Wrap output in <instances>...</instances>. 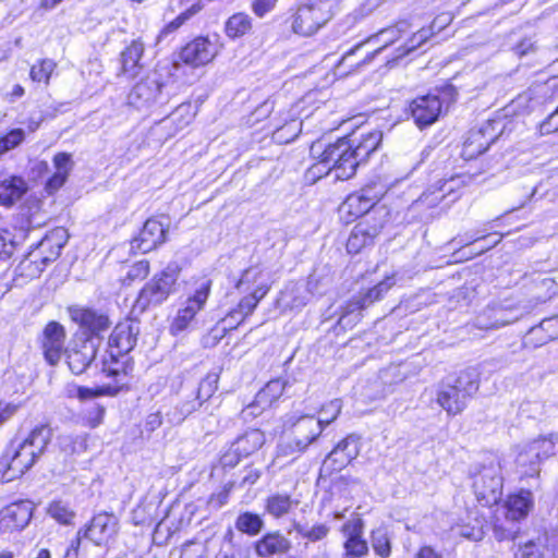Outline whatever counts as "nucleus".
I'll use <instances>...</instances> for the list:
<instances>
[{
    "instance_id": "f257e3e1",
    "label": "nucleus",
    "mask_w": 558,
    "mask_h": 558,
    "mask_svg": "<svg viewBox=\"0 0 558 558\" xmlns=\"http://www.w3.org/2000/svg\"><path fill=\"white\" fill-rule=\"evenodd\" d=\"M350 141L347 137L338 140L335 144L325 145L322 141L311 146V154L318 161L313 170L333 174L336 180H348L356 171V161L351 154Z\"/></svg>"
},
{
    "instance_id": "f03ea898",
    "label": "nucleus",
    "mask_w": 558,
    "mask_h": 558,
    "mask_svg": "<svg viewBox=\"0 0 558 558\" xmlns=\"http://www.w3.org/2000/svg\"><path fill=\"white\" fill-rule=\"evenodd\" d=\"M263 277L262 271L256 267L248 268L242 274L236 288L241 292H248V295L244 296L223 318L227 327L232 329L240 325L267 294L269 288Z\"/></svg>"
},
{
    "instance_id": "7ed1b4c3",
    "label": "nucleus",
    "mask_w": 558,
    "mask_h": 558,
    "mask_svg": "<svg viewBox=\"0 0 558 558\" xmlns=\"http://www.w3.org/2000/svg\"><path fill=\"white\" fill-rule=\"evenodd\" d=\"M478 389V376L474 369L462 371L452 381H442L437 391V403L449 414L461 413L468 400Z\"/></svg>"
},
{
    "instance_id": "20e7f679",
    "label": "nucleus",
    "mask_w": 558,
    "mask_h": 558,
    "mask_svg": "<svg viewBox=\"0 0 558 558\" xmlns=\"http://www.w3.org/2000/svg\"><path fill=\"white\" fill-rule=\"evenodd\" d=\"M181 266L173 260L157 272L140 291L134 310L144 312L150 306H158L175 292L177 282L181 274Z\"/></svg>"
},
{
    "instance_id": "39448f33",
    "label": "nucleus",
    "mask_w": 558,
    "mask_h": 558,
    "mask_svg": "<svg viewBox=\"0 0 558 558\" xmlns=\"http://www.w3.org/2000/svg\"><path fill=\"white\" fill-rule=\"evenodd\" d=\"M331 0H307L293 15V32L302 36L313 35L331 19Z\"/></svg>"
},
{
    "instance_id": "423d86ee",
    "label": "nucleus",
    "mask_w": 558,
    "mask_h": 558,
    "mask_svg": "<svg viewBox=\"0 0 558 558\" xmlns=\"http://www.w3.org/2000/svg\"><path fill=\"white\" fill-rule=\"evenodd\" d=\"M211 284V280L207 277H202L195 282L193 293L182 303L170 325L172 335L177 336L190 327L196 314L205 307Z\"/></svg>"
},
{
    "instance_id": "0eeeda50",
    "label": "nucleus",
    "mask_w": 558,
    "mask_h": 558,
    "mask_svg": "<svg viewBox=\"0 0 558 558\" xmlns=\"http://www.w3.org/2000/svg\"><path fill=\"white\" fill-rule=\"evenodd\" d=\"M557 440L558 436L550 434L524 444L517 456V465L521 469L522 475H537L541 463L555 453Z\"/></svg>"
},
{
    "instance_id": "6e6552de",
    "label": "nucleus",
    "mask_w": 558,
    "mask_h": 558,
    "mask_svg": "<svg viewBox=\"0 0 558 558\" xmlns=\"http://www.w3.org/2000/svg\"><path fill=\"white\" fill-rule=\"evenodd\" d=\"M283 429L290 430L289 442L281 450L284 456L303 452L322 433V426L311 415L287 418Z\"/></svg>"
},
{
    "instance_id": "1a4fd4ad",
    "label": "nucleus",
    "mask_w": 558,
    "mask_h": 558,
    "mask_svg": "<svg viewBox=\"0 0 558 558\" xmlns=\"http://www.w3.org/2000/svg\"><path fill=\"white\" fill-rule=\"evenodd\" d=\"M502 476L499 461L484 465L474 476L473 488L477 501L484 507L496 505L502 495Z\"/></svg>"
},
{
    "instance_id": "9d476101",
    "label": "nucleus",
    "mask_w": 558,
    "mask_h": 558,
    "mask_svg": "<svg viewBox=\"0 0 558 558\" xmlns=\"http://www.w3.org/2000/svg\"><path fill=\"white\" fill-rule=\"evenodd\" d=\"M388 210L377 207L371 215H367L351 231L347 242L349 253L356 254L362 248L374 243L375 238L381 232L388 220Z\"/></svg>"
},
{
    "instance_id": "9b49d317",
    "label": "nucleus",
    "mask_w": 558,
    "mask_h": 558,
    "mask_svg": "<svg viewBox=\"0 0 558 558\" xmlns=\"http://www.w3.org/2000/svg\"><path fill=\"white\" fill-rule=\"evenodd\" d=\"M385 193L384 186L377 182H371L350 194L340 207V211L347 214L349 219H356L365 214L371 215Z\"/></svg>"
},
{
    "instance_id": "f8f14e48",
    "label": "nucleus",
    "mask_w": 558,
    "mask_h": 558,
    "mask_svg": "<svg viewBox=\"0 0 558 558\" xmlns=\"http://www.w3.org/2000/svg\"><path fill=\"white\" fill-rule=\"evenodd\" d=\"M396 283L395 277H386L374 288L369 289L367 293L357 299L350 301L339 317L338 324L343 328H351L361 319V310L378 301L383 295Z\"/></svg>"
},
{
    "instance_id": "ddd939ff",
    "label": "nucleus",
    "mask_w": 558,
    "mask_h": 558,
    "mask_svg": "<svg viewBox=\"0 0 558 558\" xmlns=\"http://www.w3.org/2000/svg\"><path fill=\"white\" fill-rule=\"evenodd\" d=\"M38 458L24 441L12 453H5L0 459L1 480L10 482L25 474Z\"/></svg>"
},
{
    "instance_id": "4468645a",
    "label": "nucleus",
    "mask_w": 558,
    "mask_h": 558,
    "mask_svg": "<svg viewBox=\"0 0 558 558\" xmlns=\"http://www.w3.org/2000/svg\"><path fill=\"white\" fill-rule=\"evenodd\" d=\"M71 319L76 323L84 332L89 333L88 339H95L100 343V335L108 330L110 326L109 318L92 308L71 306L69 308Z\"/></svg>"
},
{
    "instance_id": "2eb2a0df",
    "label": "nucleus",
    "mask_w": 558,
    "mask_h": 558,
    "mask_svg": "<svg viewBox=\"0 0 558 558\" xmlns=\"http://www.w3.org/2000/svg\"><path fill=\"white\" fill-rule=\"evenodd\" d=\"M169 221L168 218H150L141 230L138 236L133 240L132 247L141 253H148L166 241Z\"/></svg>"
},
{
    "instance_id": "dca6fc26",
    "label": "nucleus",
    "mask_w": 558,
    "mask_h": 558,
    "mask_svg": "<svg viewBox=\"0 0 558 558\" xmlns=\"http://www.w3.org/2000/svg\"><path fill=\"white\" fill-rule=\"evenodd\" d=\"M119 521L116 515L107 512L96 514L90 523L82 530V537L96 545H107L118 533Z\"/></svg>"
},
{
    "instance_id": "f3484780",
    "label": "nucleus",
    "mask_w": 558,
    "mask_h": 558,
    "mask_svg": "<svg viewBox=\"0 0 558 558\" xmlns=\"http://www.w3.org/2000/svg\"><path fill=\"white\" fill-rule=\"evenodd\" d=\"M462 180L460 177H452L448 180L438 181L429 186L416 201L417 204L425 205L429 208L437 206L440 202L446 201L447 205L456 202L460 197L459 189Z\"/></svg>"
},
{
    "instance_id": "a211bd4d",
    "label": "nucleus",
    "mask_w": 558,
    "mask_h": 558,
    "mask_svg": "<svg viewBox=\"0 0 558 558\" xmlns=\"http://www.w3.org/2000/svg\"><path fill=\"white\" fill-rule=\"evenodd\" d=\"M217 54L216 43L207 37H197L182 48L180 59L187 65L198 68L211 62Z\"/></svg>"
},
{
    "instance_id": "6ab92c4d",
    "label": "nucleus",
    "mask_w": 558,
    "mask_h": 558,
    "mask_svg": "<svg viewBox=\"0 0 558 558\" xmlns=\"http://www.w3.org/2000/svg\"><path fill=\"white\" fill-rule=\"evenodd\" d=\"M411 116L418 128L433 124L441 112V101L437 95L416 97L409 105Z\"/></svg>"
},
{
    "instance_id": "aec40b11",
    "label": "nucleus",
    "mask_w": 558,
    "mask_h": 558,
    "mask_svg": "<svg viewBox=\"0 0 558 558\" xmlns=\"http://www.w3.org/2000/svg\"><path fill=\"white\" fill-rule=\"evenodd\" d=\"M33 506L29 501L14 502L1 510L0 529L4 532L23 530L31 521Z\"/></svg>"
},
{
    "instance_id": "412c9836",
    "label": "nucleus",
    "mask_w": 558,
    "mask_h": 558,
    "mask_svg": "<svg viewBox=\"0 0 558 558\" xmlns=\"http://www.w3.org/2000/svg\"><path fill=\"white\" fill-rule=\"evenodd\" d=\"M65 332L62 325L56 322L49 323L44 329L43 350L46 361L56 365L63 353Z\"/></svg>"
},
{
    "instance_id": "4be33fe9",
    "label": "nucleus",
    "mask_w": 558,
    "mask_h": 558,
    "mask_svg": "<svg viewBox=\"0 0 558 558\" xmlns=\"http://www.w3.org/2000/svg\"><path fill=\"white\" fill-rule=\"evenodd\" d=\"M140 328L132 323L118 324L111 332L108 341L109 352L124 356L135 345Z\"/></svg>"
},
{
    "instance_id": "5701e85b",
    "label": "nucleus",
    "mask_w": 558,
    "mask_h": 558,
    "mask_svg": "<svg viewBox=\"0 0 558 558\" xmlns=\"http://www.w3.org/2000/svg\"><path fill=\"white\" fill-rule=\"evenodd\" d=\"M360 453V438L349 435L341 440L327 457L325 464L331 463L333 470H341Z\"/></svg>"
},
{
    "instance_id": "b1692460",
    "label": "nucleus",
    "mask_w": 558,
    "mask_h": 558,
    "mask_svg": "<svg viewBox=\"0 0 558 558\" xmlns=\"http://www.w3.org/2000/svg\"><path fill=\"white\" fill-rule=\"evenodd\" d=\"M163 84L156 77H146L132 89L129 98L136 107L149 106L160 99Z\"/></svg>"
},
{
    "instance_id": "393cba45",
    "label": "nucleus",
    "mask_w": 558,
    "mask_h": 558,
    "mask_svg": "<svg viewBox=\"0 0 558 558\" xmlns=\"http://www.w3.org/2000/svg\"><path fill=\"white\" fill-rule=\"evenodd\" d=\"M63 246L64 242L56 243V247L46 256H39L35 251L31 252L29 255L20 263L16 270L21 276L26 278L38 277L43 272L45 266L60 255Z\"/></svg>"
},
{
    "instance_id": "a878e982",
    "label": "nucleus",
    "mask_w": 558,
    "mask_h": 558,
    "mask_svg": "<svg viewBox=\"0 0 558 558\" xmlns=\"http://www.w3.org/2000/svg\"><path fill=\"white\" fill-rule=\"evenodd\" d=\"M97 347L95 339H86L80 348L69 352L66 363L73 374L80 375L85 372L96 357Z\"/></svg>"
},
{
    "instance_id": "bb28decb",
    "label": "nucleus",
    "mask_w": 558,
    "mask_h": 558,
    "mask_svg": "<svg viewBox=\"0 0 558 558\" xmlns=\"http://www.w3.org/2000/svg\"><path fill=\"white\" fill-rule=\"evenodd\" d=\"M383 138L380 131H373L366 134H361L360 137H349L351 154L356 161V167L365 161L369 155L377 149Z\"/></svg>"
},
{
    "instance_id": "cd10ccee",
    "label": "nucleus",
    "mask_w": 558,
    "mask_h": 558,
    "mask_svg": "<svg viewBox=\"0 0 558 558\" xmlns=\"http://www.w3.org/2000/svg\"><path fill=\"white\" fill-rule=\"evenodd\" d=\"M196 116L195 108L190 102L179 105L169 117L163 119L160 124L168 130V136H174L177 133L185 129L194 120Z\"/></svg>"
},
{
    "instance_id": "c85d7f7f",
    "label": "nucleus",
    "mask_w": 558,
    "mask_h": 558,
    "mask_svg": "<svg viewBox=\"0 0 558 558\" xmlns=\"http://www.w3.org/2000/svg\"><path fill=\"white\" fill-rule=\"evenodd\" d=\"M54 173L47 181L46 190L49 194L58 191L65 183L73 169L72 156L68 153H58L53 157Z\"/></svg>"
},
{
    "instance_id": "c756f323",
    "label": "nucleus",
    "mask_w": 558,
    "mask_h": 558,
    "mask_svg": "<svg viewBox=\"0 0 558 558\" xmlns=\"http://www.w3.org/2000/svg\"><path fill=\"white\" fill-rule=\"evenodd\" d=\"M533 507V495L530 490H520L511 495L506 501V518L511 521H519L527 515Z\"/></svg>"
},
{
    "instance_id": "7c9ffc66",
    "label": "nucleus",
    "mask_w": 558,
    "mask_h": 558,
    "mask_svg": "<svg viewBox=\"0 0 558 558\" xmlns=\"http://www.w3.org/2000/svg\"><path fill=\"white\" fill-rule=\"evenodd\" d=\"M26 181L19 175H11L0 181V204L11 206L27 192Z\"/></svg>"
},
{
    "instance_id": "2f4dec72",
    "label": "nucleus",
    "mask_w": 558,
    "mask_h": 558,
    "mask_svg": "<svg viewBox=\"0 0 558 558\" xmlns=\"http://www.w3.org/2000/svg\"><path fill=\"white\" fill-rule=\"evenodd\" d=\"M144 50V44L140 39H135L121 52V64L124 74L130 77L138 75L143 69L141 59Z\"/></svg>"
},
{
    "instance_id": "473e14b6",
    "label": "nucleus",
    "mask_w": 558,
    "mask_h": 558,
    "mask_svg": "<svg viewBox=\"0 0 558 558\" xmlns=\"http://www.w3.org/2000/svg\"><path fill=\"white\" fill-rule=\"evenodd\" d=\"M51 439L52 429L50 426L47 424H39L29 432L28 436L23 441L39 459L45 453Z\"/></svg>"
},
{
    "instance_id": "72a5a7b5",
    "label": "nucleus",
    "mask_w": 558,
    "mask_h": 558,
    "mask_svg": "<svg viewBox=\"0 0 558 558\" xmlns=\"http://www.w3.org/2000/svg\"><path fill=\"white\" fill-rule=\"evenodd\" d=\"M265 441V436L259 429H251L238 437L231 445L235 453L248 457L255 452Z\"/></svg>"
},
{
    "instance_id": "f704fd0d",
    "label": "nucleus",
    "mask_w": 558,
    "mask_h": 558,
    "mask_svg": "<svg viewBox=\"0 0 558 558\" xmlns=\"http://www.w3.org/2000/svg\"><path fill=\"white\" fill-rule=\"evenodd\" d=\"M252 28V19L248 14L239 12L231 15L226 22V34L235 39L247 34Z\"/></svg>"
},
{
    "instance_id": "c9c22d12",
    "label": "nucleus",
    "mask_w": 558,
    "mask_h": 558,
    "mask_svg": "<svg viewBox=\"0 0 558 558\" xmlns=\"http://www.w3.org/2000/svg\"><path fill=\"white\" fill-rule=\"evenodd\" d=\"M57 68V63L51 59H43L35 63L29 71L33 82L49 84L50 77Z\"/></svg>"
},
{
    "instance_id": "e433bc0d",
    "label": "nucleus",
    "mask_w": 558,
    "mask_h": 558,
    "mask_svg": "<svg viewBox=\"0 0 558 558\" xmlns=\"http://www.w3.org/2000/svg\"><path fill=\"white\" fill-rule=\"evenodd\" d=\"M485 130H480L471 134V136L464 143L463 153L472 158L475 155L485 153L489 145L495 141L496 137H492L489 141L482 142Z\"/></svg>"
},
{
    "instance_id": "4c0bfd02",
    "label": "nucleus",
    "mask_w": 558,
    "mask_h": 558,
    "mask_svg": "<svg viewBox=\"0 0 558 558\" xmlns=\"http://www.w3.org/2000/svg\"><path fill=\"white\" fill-rule=\"evenodd\" d=\"M408 25L405 22H401L397 24L396 26L386 28L380 31L376 37H385V45L376 50H374L372 53H368L364 60L363 63H368L372 61V59L379 53L386 46L395 43L398 38H400L401 33L405 32Z\"/></svg>"
},
{
    "instance_id": "58836bf2",
    "label": "nucleus",
    "mask_w": 558,
    "mask_h": 558,
    "mask_svg": "<svg viewBox=\"0 0 558 558\" xmlns=\"http://www.w3.org/2000/svg\"><path fill=\"white\" fill-rule=\"evenodd\" d=\"M26 138L23 129H12L8 133L0 136V157L16 147H19Z\"/></svg>"
},
{
    "instance_id": "ea45409f",
    "label": "nucleus",
    "mask_w": 558,
    "mask_h": 558,
    "mask_svg": "<svg viewBox=\"0 0 558 558\" xmlns=\"http://www.w3.org/2000/svg\"><path fill=\"white\" fill-rule=\"evenodd\" d=\"M202 404V401H199L196 396L190 400L182 401L180 404L175 407L174 411L170 414V421L174 424H180L189 415L195 412Z\"/></svg>"
},
{
    "instance_id": "a19ab883",
    "label": "nucleus",
    "mask_w": 558,
    "mask_h": 558,
    "mask_svg": "<svg viewBox=\"0 0 558 558\" xmlns=\"http://www.w3.org/2000/svg\"><path fill=\"white\" fill-rule=\"evenodd\" d=\"M263 522L257 514L245 512L239 515L235 526L239 531L247 534H257L262 529Z\"/></svg>"
},
{
    "instance_id": "79ce46f5",
    "label": "nucleus",
    "mask_w": 558,
    "mask_h": 558,
    "mask_svg": "<svg viewBox=\"0 0 558 558\" xmlns=\"http://www.w3.org/2000/svg\"><path fill=\"white\" fill-rule=\"evenodd\" d=\"M430 35H432L430 29L421 28L408 40V43L404 46L399 47L397 49L398 56L396 59L405 57L407 54H409L410 52H412L413 50H415L416 48L422 46L429 38Z\"/></svg>"
},
{
    "instance_id": "37998d69",
    "label": "nucleus",
    "mask_w": 558,
    "mask_h": 558,
    "mask_svg": "<svg viewBox=\"0 0 558 558\" xmlns=\"http://www.w3.org/2000/svg\"><path fill=\"white\" fill-rule=\"evenodd\" d=\"M74 435H61L59 446L66 453H80L87 448V436L85 434L76 435L77 446H73Z\"/></svg>"
},
{
    "instance_id": "c03bdc74",
    "label": "nucleus",
    "mask_w": 558,
    "mask_h": 558,
    "mask_svg": "<svg viewBox=\"0 0 558 558\" xmlns=\"http://www.w3.org/2000/svg\"><path fill=\"white\" fill-rule=\"evenodd\" d=\"M341 409L342 403L339 399L331 400L323 405L320 409V415L316 420V422L319 423V426H322V429L338 417Z\"/></svg>"
},
{
    "instance_id": "a18cd8bd",
    "label": "nucleus",
    "mask_w": 558,
    "mask_h": 558,
    "mask_svg": "<svg viewBox=\"0 0 558 558\" xmlns=\"http://www.w3.org/2000/svg\"><path fill=\"white\" fill-rule=\"evenodd\" d=\"M372 546L374 551L381 558H387L390 556V539L384 530H377L373 532Z\"/></svg>"
},
{
    "instance_id": "49530a36",
    "label": "nucleus",
    "mask_w": 558,
    "mask_h": 558,
    "mask_svg": "<svg viewBox=\"0 0 558 558\" xmlns=\"http://www.w3.org/2000/svg\"><path fill=\"white\" fill-rule=\"evenodd\" d=\"M48 512L61 524H70L74 518V512L62 501H53L50 504Z\"/></svg>"
},
{
    "instance_id": "de8ad7c7",
    "label": "nucleus",
    "mask_w": 558,
    "mask_h": 558,
    "mask_svg": "<svg viewBox=\"0 0 558 558\" xmlns=\"http://www.w3.org/2000/svg\"><path fill=\"white\" fill-rule=\"evenodd\" d=\"M218 388V375L208 374L201 383L196 392L199 401L205 402L216 392Z\"/></svg>"
},
{
    "instance_id": "09e8293b",
    "label": "nucleus",
    "mask_w": 558,
    "mask_h": 558,
    "mask_svg": "<svg viewBox=\"0 0 558 558\" xmlns=\"http://www.w3.org/2000/svg\"><path fill=\"white\" fill-rule=\"evenodd\" d=\"M279 550V536L267 534L256 544V553L260 557H270Z\"/></svg>"
},
{
    "instance_id": "8fccbe9b",
    "label": "nucleus",
    "mask_w": 558,
    "mask_h": 558,
    "mask_svg": "<svg viewBox=\"0 0 558 558\" xmlns=\"http://www.w3.org/2000/svg\"><path fill=\"white\" fill-rule=\"evenodd\" d=\"M343 547L347 558H362L368 553L367 543L363 537L345 539Z\"/></svg>"
},
{
    "instance_id": "3c124183",
    "label": "nucleus",
    "mask_w": 558,
    "mask_h": 558,
    "mask_svg": "<svg viewBox=\"0 0 558 558\" xmlns=\"http://www.w3.org/2000/svg\"><path fill=\"white\" fill-rule=\"evenodd\" d=\"M110 361L104 360L102 372L110 377H119L125 374L124 362L119 360L120 354L109 352Z\"/></svg>"
},
{
    "instance_id": "603ef678",
    "label": "nucleus",
    "mask_w": 558,
    "mask_h": 558,
    "mask_svg": "<svg viewBox=\"0 0 558 558\" xmlns=\"http://www.w3.org/2000/svg\"><path fill=\"white\" fill-rule=\"evenodd\" d=\"M294 527L299 534H302L304 537L312 542L320 541L325 538L329 533V527L326 524H316L307 530L299 524L294 525Z\"/></svg>"
},
{
    "instance_id": "864d4df0",
    "label": "nucleus",
    "mask_w": 558,
    "mask_h": 558,
    "mask_svg": "<svg viewBox=\"0 0 558 558\" xmlns=\"http://www.w3.org/2000/svg\"><path fill=\"white\" fill-rule=\"evenodd\" d=\"M341 532L345 539L351 538H360L363 535V521L359 517H353L350 520H348L342 529Z\"/></svg>"
},
{
    "instance_id": "5fc2aeb1",
    "label": "nucleus",
    "mask_w": 558,
    "mask_h": 558,
    "mask_svg": "<svg viewBox=\"0 0 558 558\" xmlns=\"http://www.w3.org/2000/svg\"><path fill=\"white\" fill-rule=\"evenodd\" d=\"M202 10L201 3L193 4L190 9L179 14L173 21H171L167 26L165 27V33H171L177 31L179 27H181L191 16L196 14Z\"/></svg>"
},
{
    "instance_id": "6e6d98bb",
    "label": "nucleus",
    "mask_w": 558,
    "mask_h": 558,
    "mask_svg": "<svg viewBox=\"0 0 558 558\" xmlns=\"http://www.w3.org/2000/svg\"><path fill=\"white\" fill-rule=\"evenodd\" d=\"M150 267L147 260H140L130 266L124 281L131 283L134 280H143L149 274Z\"/></svg>"
},
{
    "instance_id": "4d7b16f0",
    "label": "nucleus",
    "mask_w": 558,
    "mask_h": 558,
    "mask_svg": "<svg viewBox=\"0 0 558 558\" xmlns=\"http://www.w3.org/2000/svg\"><path fill=\"white\" fill-rule=\"evenodd\" d=\"M205 546L201 542H187L181 548L180 558H204Z\"/></svg>"
},
{
    "instance_id": "13d9d810",
    "label": "nucleus",
    "mask_w": 558,
    "mask_h": 558,
    "mask_svg": "<svg viewBox=\"0 0 558 558\" xmlns=\"http://www.w3.org/2000/svg\"><path fill=\"white\" fill-rule=\"evenodd\" d=\"M105 408L99 404H94L85 414V421L92 428L97 427L104 421Z\"/></svg>"
},
{
    "instance_id": "bf43d9fd",
    "label": "nucleus",
    "mask_w": 558,
    "mask_h": 558,
    "mask_svg": "<svg viewBox=\"0 0 558 558\" xmlns=\"http://www.w3.org/2000/svg\"><path fill=\"white\" fill-rule=\"evenodd\" d=\"M277 0H254L252 11L258 17H264L276 7Z\"/></svg>"
},
{
    "instance_id": "052dcab7",
    "label": "nucleus",
    "mask_w": 558,
    "mask_h": 558,
    "mask_svg": "<svg viewBox=\"0 0 558 558\" xmlns=\"http://www.w3.org/2000/svg\"><path fill=\"white\" fill-rule=\"evenodd\" d=\"M542 134L558 131V108L539 125Z\"/></svg>"
},
{
    "instance_id": "680f3d73",
    "label": "nucleus",
    "mask_w": 558,
    "mask_h": 558,
    "mask_svg": "<svg viewBox=\"0 0 558 558\" xmlns=\"http://www.w3.org/2000/svg\"><path fill=\"white\" fill-rule=\"evenodd\" d=\"M14 252V242L9 234L0 233V258H9Z\"/></svg>"
},
{
    "instance_id": "e2e57ef3",
    "label": "nucleus",
    "mask_w": 558,
    "mask_h": 558,
    "mask_svg": "<svg viewBox=\"0 0 558 558\" xmlns=\"http://www.w3.org/2000/svg\"><path fill=\"white\" fill-rule=\"evenodd\" d=\"M242 458L244 457L235 453L233 446L231 445L230 448L222 454L220 462L223 466L233 468Z\"/></svg>"
},
{
    "instance_id": "0e129e2a",
    "label": "nucleus",
    "mask_w": 558,
    "mask_h": 558,
    "mask_svg": "<svg viewBox=\"0 0 558 558\" xmlns=\"http://www.w3.org/2000/svg\"><path fill=\"white\" fill-rule=\"evenodd\" d=\"M81 539H82V530H78L75 539H73L71 542L63 558H78Z\"/></svg>"
},
{
    "instance_id": "69168bd1",
    "label": "nucleus",
    "mask_w": 558,
    "mask_h": 558,
    "mask_svg": "<svg viewBox=\"0 0 558 558\" xmlns=\"http://www.w3.org/2000/svg\"><path fill=\"white\" fill-rule=\"evenodd\" d=\"M17 411V405L13 403L0 402V425L8 421Z\"/></svg>"
},
{
    "instance_id": "338daca9",
    "label": "nucleus",
    "mask_w": 558,
    "mask_h": 558,
    "mask_svg": "<svg viewBox=\"0 0 558 558\" xmlns=\"http://www.w3.org/2000/svg\"><path fill=\"white\" fill-rule=\"evenodd\" d=\"M414 558H442V556L430 546H422L415 553Z\"/></svg>"
},
{
    "instance_id": "774afa93",
    "label": "nucleus",
    "mask_w": 558,
    "mask_h": 558,
    "mask_svg": "<svg viewBox=\"0 0 558 558\" xmlns=\"http://www.w3.org/2000/svg\"><path fill=\"white\" fill-rule=\"evenodd\" d=\"M162 424V417L159 412L150 413L146 417L145 426L146 429L153 432L157 429Z\"/></svg>"
}]
</instances>
